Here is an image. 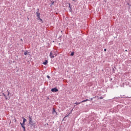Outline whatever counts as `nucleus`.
<instances>
[{
	"label": "nucleus",
	"mask_w": 131,
	"mask_h": 131,
	"mask_svg": "<svg viewBox=\"0 0 131 131\" xmlns=\"http://www.w3.org/2000/svg\"><path fill=\"white\" fill-rule=\"evenodd\" d=\"M125 52H127V50H125Z\"/></svg>",
	"instance_id": "30"
},
{
	"label": "nucleus",
	"mask_w": 131,
	"mask_h": 131,
	"mask_svg": "<svg viewBox=\"0 0 131 131\" xmlns=\"http://www.w3.org/2000/svg\"><path fill=\"white\" fill-rule=\"evenodd\" d=\"M52 114L54 115H58V113L56 112V108H55V107H53Z\"/></svg>",
	"instance_id": "4"
},
{
	"label": "nucleus",
	"mask_w": 131,
	"mask_h": 131,
	"mask_svg": "<svg viewBox=\"0 0 131 131\" xmlns=\"http://www.w3.org/2000/svg\"><path fill=\"white\" fill-rule=\"evenodd\" d=\"M8 92V94H7V96L9 97V99H10V92H9V91L7 90Z\"/></svg>",
	"instance_id": "14"
},
{
	"label": "nucleus",
	"mask_w": 131,
	"mask_h": 131,
	"mask_svg": "<svg viewBox=\"0 0 131 131\" xmlns=\"http://www.w3.org/2000/svg\"><path fill=\"white\" fill-rule=\"evenodd\" d=\"M27 54H28V51H26L24 52V55H27Z\"/></svg>",
	"instance_id": "19"
},
{
	"label": "nucleus",
	"mask_w": 131,
	"mask_h": 131,
	"mask_svg": "<svg viewBox=\"0 0 131 131\" xmlns=\"http://www.w3.org/2000/svg\"><path fill=\"white\" fill-rule=\"evenodd\" d=\"M71 56H74V52H73L71 53Z\"/></svg>",
	"instance_id": "18"
},
{
	"label": "nucleus",
	"mask_w": 131,
	"mask_h": 131,
	"mask_svg": "<svg viewBox=\"0 0 131 131\" xmlns=\"http://www.w3.org/2000/svg\"><path fill=\"white\" fill-rule=\"evenodd\" d=\"M29 121H32V117L31 116H29Z\"/></svg>",
	"instance_id": "12"
},
{
	"label": "nucleus",
	"mask_w": 131,
	"mask_h": 131,
	"mask_svg": "<svg viewBox=\"0 0 131 131\" xmlns=\"http://www.w3.org/2000/svg\"><path fill=\"white\" fill-rule=\"evenodd\" d=\"M53 54H54V51H51L50 53L49 57H50L51 59H54V58H55V56H54V55H53Z\"/></svg>",
	"instance_id": "3"
},
{
	"label": "nucleus",
	"mask_w": 131,
	"mask_h": 131,
	"mask_svg": "<svg viewBox=\"0 0 131 131\" xmlns=\"http://www.w3.org/2000/svg\"><path fill=\"white\" fill-rule=\"evenodd\" d=\"M37 16V20L40 21L41 23H43L42 19L40 18V13L37 12L36 13Z\"/></svg>",
	"instance_id": "1"
},
{
	"label": "nucleus",
	"mask_w": 131,
	"mask_h": 131,
	"mask_svg": "<svg viewBox=\"0 0 131 131\" xmlns=\"http://www.w3.org/2000/svg\"><path fill=\"white\" fill-rule=\"evenodd\" d=\"M96 98H97V97H96V96H95V97H93V99H96Z\"/></svg>",
	"instance_id": "26"
},
{
	"label": "nucleus",
	"mask_w": 131,
	"mask_h": 131,
	"mask_svg": "<svg viewBox=\"0 0 131 131\" xmlns=\"http://www.w3.org/2000/svg\"><path fill=\"white\" fill-rule=\"evenodd\" d=\"M128 5H129V3H128Z\"/></svg>",
	"instance_id": "31"
},
{
	"label": "nucleus",
	"mask_w": 131,
	"mask_h": 131,
	"mask_svg": "<svg viewBox=\"0 0 131 131\" xmlns=\"http://www.w3.org/2000/svg\"><path fill=\"white\" fill-rule=\"evenodd\" d=\"M71 113H70L68 115L66 116L63 119V120H66V117H68L69 115L71 114Z\"/></svg>",
	"instance_id": "10"
},
{
	"label": "nucleus",
	"mask_w": 131,
	"mask_h": 131,
	"mask_svg": "<svg viewBox=\"0 0 131 131\" xmlns=\"http://www.w3.org/2000/svg\"><path fill=\"white\" fill-rule=\"evenodd\" d=\"M48 63H49V61H48V60H46L45 61L43 62V65H47Z\"/></svg>",
	"instance_id": "7"
},
{
	"label": "nucleus",
	"mask_w": 131,
	"mask_h": 131,
	"mask_svg": "<svg viewBox=\"0 0 131 131\" xmlns=\"http://www.w3.org/2000/svg\"><path fill=\"white\" fill-rule=\"evenodd\" d=\"M54 4H55V2H53L51 3V5H54Z\"/></svg>",
	"instance_id": "23"
},
{
	"label": "nucleus",
	"mask_w": 131,
	"mask_h": 131,
	"mask_svg": "<svg viewBox=\"0 0 131 131\" xmlns=\"http://www.w3.org/2000/svg\"><path fill=\"white\" fill-rule=\"evenodd\" d=\"M98 99H101V100L104 99V97H97Z\"/></svg>",
	"instance_id": "17"
},
{
	"label": "nucleus",
	"mask_w": 131,
	"mask_h": 131,
	"mask_svg": "<svg viewBox=\"0 0 131 131\" xmlns=\"http://www.w3.org/2000/svg\"><path fill=\"white\" fill-rule=\"evenodd\" d=\"M73 2H74V1H75V0H73Z\"/></svg>",
	"instance_id": "32"
},
{
	"label": "nucleus",
	"mask_w": 131,
	"mask_h": 131,
	"mask_svg": "<svg viewBox=\"0 0 131 131\" xmlns=\"http://www.w3.org/2000/svg\"><path fill=\"white\" fill-rule=\"evenodd\" d=\"M21 127H23L24 131H26L25 128V125H21Z\"/></svg>",
	"instance_id": "11"
},
{
	"label": "nucleus",
	"mask_w": 131,
	"mask_h": 131,
	"mask_svg": "<svg viewBox=\"0 0 131 131\" xmlns=\"http://www.w3.org/2000/svg\"><path fill=\"white\" fill-rule=\"evenodd\" d=\"M20 125H25V122H23V123H20Z\"/></svg>",
	"instance_id": "13"
},
{
	"label": "nucleus",
	"mask_w": 131,
	"mask_h": 131,
	"mask_svg": "<svg viewBox=\"0 0 131 131\" xmlns=\"http://www.w3.org/2000/svg\"><path fill=\"white\" fill-rule=\"evenodd\" d=\"M67 4H68V5H69V8L70 9H72V8H71V5L70 3H67Z\"/></svg>",
	"instance_id": "16"
},
{
	"label": "nucleus",
	"mask_w": 131,
	"mask_h": 131,
	"mask_svg": "<svg viewBox=\"0 0 131 131\" xmlns=\"http://www.w3.org/2000/svg\"><path fill=\"white\" fill-rule=\"evenodd\" d=\"M104 52H106L107 49H104Z\"/></svg>",
	"instance_id": "24"
},
{
	"label": "nucleus",
	"mask_w": 131,
	"mask_h": 131,
	"mask_svg": "<svg viewBox=\"0 0 131 131\" xmlns=\"http://www.w3.org/2000/svg\"><path fill=\"white\" fill-rule=\"evenodd\" d=\"M29 124H30L31 125H32V126H34V125H35L36 123L33 122L32 121H29Z\"/></svg>",
	"instance_id": "5"
},
{
	"label": "nucleus",
	"mask_w": 131,
	"mask_h": 131,
	"mask_svg": "<svg viewBox=\"0 0 131 131\" xmlns=\"http://www.w3.org/2000/svg\"><path fill=\"white\" fill-rule=\"evenodd\" d=\"M69 11L71 13H72V8H70Z\"/></svg>",
	"instance_id": "20"
},
{
	"label": "nucleus",
	"mask_w": 131,
	"mask_h": 131,
	"mask_svg": "<svg viewBox=\"0 0 131 131\" xmlns=\"http://www.w3.org/2000/svg\"><path fill=\"white\" fill-rule=\"evenodd\" d=\"M47 78H48L49 79H50V76H49V75H47Z\"/></svg>",
	"instance_id": "22"
},
{
	"label": "nucleus",
	"mask_w": 131,
	"mask_h": 131,
	"mask_svg": "<svg viewBox=\"0 0 131 131\" xmlns=\"http://www.w3.org/2000/svg\"><path fill=\"white\" fill-rule=\"evenodd\" d=\"M118 98H119V99H121V97H118Z\"/></svg>",
	"instance_id": "28"
},
{
	"label": "nucleus",
	"mask_w": 131,
	"mask_h": 131,
	"mask_svg": "<svg viewBox=\"0 0 131 131\" xmlns=\"http://www.w3.org/2000/svg\"><path fill=\"white\" fill-rule=\"evenodd\" d=\"M61 37H62V36H59L58 38H61Z\"/></svg>",
	"instance_id": "25"
},
{
	"label": "nucleus",
	"mask_w": 131,
	"mask_h": 131,
	"mask_svg": "<svg viewBox=\"0 0 131 131\" xmlns=\"http://www.w3.org/2000/svg\"><path fill=\"white\" fill-rule=\"evenodd\" d=\"M51 91L52 92V93H57V92H59V90L57 89V88H52L51 90Z\"/></svg>",
	"instance_id": "2"
},
{
	"label": "nucleus",
	"mask_w": 131,
	"mask_h": 131,
	"mask_svg": "<svg viewBox=\"0 0 131 131\" xmlns=\"http://www.w3.org/2000/svg\"><path fill=\"white\" fill-rule=\"evenodd\" d=\"M2 95H3V96H4V97H5L6 100H8V98L7 97L6 94H5V93H3Z\"/></svg>",
	"instance_id": "9"
},
{
	"label": "nucleus",
	"mask_w": 131,
	"mask_h": 131,
	"mask_svg": "<svg viewBox=\"0 0 131 131\" xmlns=\"http://www.w3.org/2000/svg\"><path fill=\"white\" fill-rule=\"evenodd\" d=\"M37 11H36V13H37V12H38V13H39V9H38V8H37Z\"/></svg>",
	"instance_id": "21"
},
{
	"label": "nucleus",
	"mask_w": 131,
	"mask_h": 131,
	"mask_svg": "<svg viewBox=\"0 0 131 131\" xmlns=\"http://www.w3.org/2000/svg\"><path fill=\"white\" fill-rule=\"evenodd\" d=\"M88 101H91V100H90V99H86L85 100H84L81 101V103H84V102H88Z\"/></svg>",
	"instance_id": "8"
},
{
	"label": "nucleus",
	"mask_w": 131,
	"mask_h": 131,
	"mask_svg": "<svg viewBox=\"0 0 131 131\" xmlns=\"http://www.w3.org/2000/svg\"><path fill=\"white\" fill-rule=\"evenodd\" d=\"M48 100H50V98L49 97L48 98Z\"/></svg>",
	"instance_id": "29"
},
{
	"label": "nucleus",
	"mask_w": 131,
	"mask_h": 131,
	"mask_svg": "<svg viewBox=\"0 0 131 131\" xmlns=\"http://www.w3.org/2000/svg\"><path fill=\"white\" fill-rule=\"evenodd\" d=\"M22 119H23V122H26V119H25V118L24 117H23Z\"/></svg>",
	"instance_id": "15"
},
{
	"label": "nucleus",
	"mask_w": 131,
	"mask_h": 131,
	"mask_svg": "<svg viewBox=\"0 0 131 131\" xmlns=\"http://www.w3.org/2000/svg\"><path fill=\"white\" fill-rule=\"evenodd\" d=\"M79 104H81V102H76L74 104V106L75 107L76 106V105H79Z\"/></svg>",
	"instance_id": "6"
},
{
	"label": "nucleus",
	"mask_w": 131,
	"mask_h": 131,
	"mask_svg": "<svg viewBox=\"0 0 131 131\" xmlns=\"http://www.w3.org/2000/svg\"><path fill=\"white\" fill-rule=\"evenodd\" d=\"M93 99H94V98H91L90 99L91 101H93Z\"/></svg>",
	"instance_id": "27"
}]
</instances>
